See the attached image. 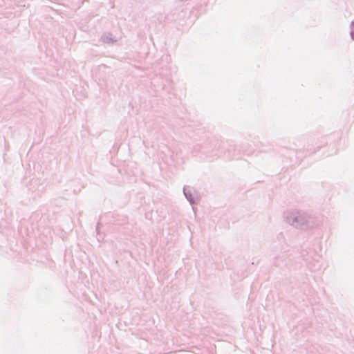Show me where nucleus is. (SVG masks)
Instances as JSON below:
<instances>
[{
    "label": "nucleus",
    "mask_w": 354,
    "mask_h": 354,
    "mask_svg": "<svg viewBox=\"0 0 354 354\" xmlns=\"http://www.w3.org/2000/svg\"><path fill=\"white\" fill-rule=\"evenodd\" d=\"M351 36H352L353 39H354V21L352 24Z\"/></svg>",
    "instance_id": "1"
}]
</instances>
